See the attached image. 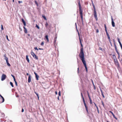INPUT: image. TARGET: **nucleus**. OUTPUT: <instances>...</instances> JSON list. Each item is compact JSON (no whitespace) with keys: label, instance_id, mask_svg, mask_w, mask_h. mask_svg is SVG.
<instances>
[{"label":"nucleus","instance_id":"f257e3e1","mask_svg":"<svg viewBox=\"0 0 122 122\" xmlns=\"http://www.w3.org/2000/svg\"><path fill=\"white\" fill-rule=\"evenodd\" d=\"M79 56L85 67L86 71L87 72V68L86 66V62L85 60L84 55L83 51V49L82 48H81V51L79 54Z\"/></svg>","mask_w":122,"mask_h":122},{"label":"nucleus","instance_id":"f03ea898","mask_svg":"<svg viewBox=\"0 0 122 122\" xmlns=\"http://www.w3.org/2000/svg\"><path fill=\"white\" fill-rule=\"evenodd\" d=\"M79 56L85 67L86 71L87 72V68L86 66V62L85 60L84 55L83 51V49L82 48H81V51L79 54Z\"/></svg>","mask_w":122,"mask_h":122},{"label":"nucleus","instance_id":"7ed1b4c3","mask_svg":"<svg viewBox=\"0 0 122 122\" xmlns=\"http://www.w3.org/2000/svg\"><path fill=\"white\" fill-rule=\"evenodd\" d=\"M92 5L94 9V16L96 20H98V18L97 17V15L96 12V9L95 6L93 2V1L92 0Z\"/></svg>","mask_w":122,"mask_h":122},{"label":"nucleus","instance_id":"20e7f679","mask_svg":"<svg viewBox=\"0 0 122 122\" xmlns=\"http://www.w3.org/2000/svg\"><path fill=\"white\" fill-rule=\"evenodd\" d=\"M78 5L79 8V10L80 12V15L81 17L82 16V11L81 9V6L80 1H79Z\"/></svg>","mask_w":122,"mask_h":122},{"label":"nucleus","instance_id":"39448f33","mask_svg":"<svg viewBox=\"0 0 122 122\" xmlns=\"http://www.w3.org/2000/svg\"><path fill=\"white\" fill-rule=\"evenodd\" d=\"M31 52V54L32 55L33 57L36 60H37L38 59V57L32 51Z\"/></svg>","mask_w":122,"mask_h":122},{"label":"nucleus","instance_id":"423d86ee","mask_svg":"<svg viewBox=\"0 0 122 122\" xmlns=\"http://www.w3.org/2000/svg\"><path fill=\"white\" fill-rule=\"evenodd\" d=\"M6 75L4 74H3L2 75L1 77V80L2 81H3L6 78Z\"/></svg>","mask_w":122,"mask_h":122},{"label":"nucleus","instance_id":"0eeeda50","mask_svg":"<svg viewBox=\"0 0 122 122\" xmlns=\"http://www.w3.org/2000/svg\"><path fill=\"white\" fill-rule=\"evenodd\" d=\"M111 18L112 20V26L113 27H114L115 26V24L113 21V17L112 16H111Z\"/></svg>","mask_w":122,"mask_h":122},{"label":"nucleus","instance_id":"6e6552de","mask_svg":"<svg viewBox=\"0 0 122 122\" xmlns=\"http://www.w3.org/2000/svg\"><path fill=\"white\" fill-rule=\"evenodd\" d=\"M31 76L30 75H29V76L28 82L29 83H30L31 81Z\"/></svg>","mask_w":122,"mask_h":122},{"label":"nucleus","instance_id":"1a4fd4ad","mask_svg":"<svg viewBox=\"0 0 122 122\" xmlns=\"http://www.w3.org/2000/svg\"><path fill=\"white\" fill-rule=\"evenodd\" d=\"M114 63L115 64L117 65L118 64V62L116 58L114 59Z\"/></svg>","mask_w":122,"mask_h":122},{"label":"nucleus","instance_id":"9d476101","mask_svg":"<svg viewBox=\"0 0 122 122\" xmlns=\"http://www.w3.org/2000/svg\"><path fill=\"white\" fill-rule=\"evenodd\" d=\"M23 28L24 29V32L25 33H27V30L26 29V28L24 26L23 27Z\"/></svg>","mask_w":122,"mask_h":122},{"label":"nucleus","instance_id":"9b49d317","mask_svg":"<svg viewBox=\"0 0 122 122\" xmlns=\"http://www.w3.org/2000/svg\"><path fill=\"white\" fill-rule=\"evenodd\" d=\"M26 59L28 63L30 62V60L28 58V56L27 55L26 56Z\"/></svg>","mask_w":122,"mask_h":122},{"label":"nucleus","instance_id":"f8f14e48","mask_svg":"<svg viewBox=\"0 0 122 122\" xmlns=\"http://www.w3.org/2000/svg\"><path fill=\"white\" fill-rule=\"evenodd\" d=\"M79 40H80V44H81V47H82L81 48V49H80V51H81V48H82L83 49V45L82 44V43L81 42V39H80V37H79ZM80 52H81V51Z\"/></svg>","mask_w":122,"mask_h":122},{"label":"nucleus","instance_id":"ddd939ff","mask_svg":"<svg viewBox=\"0 0 122 122\" xmlns=\"http://www.w3.org/2000/svg\"><path fill=\"white\" fill-rule=\"evenodd\" d=\"M100 91H101V94L102 95L103 97L104 98H105V96L103 94L102 91V89L100 88Z\"/></svg>","mask_w":122,"mask_h":122},{"label":"nucleus","instance_id":"4468645a","mask_svg":"<svg viewBox=\"0 0 122 122\" xmlns=\"http://www.w3.org/2000/svg\"><path fill=\"white\" fill-rule=\"evenodd\" d=\"M0 97H1L2 98V101L1 102H0V103H3V102L4 101V97L1 95H0Z\"/></svg>","mask_w":122,"mask_h":122},{"label":"nucleus","instance_id":"2eb2a0df","mask_svg":"<svg viewBox=\"0 0 122 122\" xmlns=\"http://www.w3.org/2000/svg\"><path fill=\"white\" fill-rule=\"evenodd\" d=\"M45 37L47 41L48 42L49 41V40L48 38V35H46L45 36Z\"/></svg>","mask_w":122,"mask_h":122},{"label":"nucleus","instance_id":"dca6fc26","mask_svg":"<svg viewBox=\"0 0 122 122\" xmlns=\"http://www.w3.org/2000/svg\"><path fill=\"white\" fill-rule=\"evenodd\" d=\"M83 101V103H84V106H85V108H87V106L86 105V103L85 102V100Z\"/></svg>","mask_w":122,"mask_h":122},{"label":"nucleus","instance_id":"f3484780","mask_svg":"<svg viewBox=\"0 0 122 122\" xmlns=\"http://www.w3.org/2000/svg\"><path fill=\"white\" fill-rule=\"evenodd\" d=\"M39 77V76L38 75H37L36 76V80H38L39 79L38 78Z\"/></svg>","mask_w":122,"mask_h":122},{"label":"nucleus","instance_id":"a211bd4d","mask_svg":"<svg viewBox=\"0 0 122 122\" xmlns=\"http://www.w3.org/2000/svg\"><path fill=\"white\" fill-rule=\"evenodd\" d=\"M92 84H93V86L94 87V90H95L96 89L95 86V85H94V83L93 81L92 80Z\"/></svg>","mask_w":122,"mask_h":122},{"label":"nucleus","instance_id":"6ab92c4d","mask_svg":"<svg viewBox=\"0 0 122 122\" xmlns=\"http://www.w3.org/2000/svg\"><path fill=\"white\" fill-rule=\"evenodd\" d=\"M81 97H82V99H83V101L85 100L84 98L83 97V95L82 94V92L81 93Z\"/></svg>","mask_w":122,"mask_h":122},{"label":"nucleus","instance_id":"aec40b11","mask_svg":"<svg viewBox=\"0 0 122 122\" xmlns=\"http://www.w3.org/2000/svg\"><path fill=\"white\" fill-rule=\"evenodd\" d=\"M6 63L7 64V65L8 66H10V65L8 61H6Z\"/></svg>","mask_w":122,"mask_h":122},{"label":"nucleus","instance_id":"412c9836","mask_svg":"<svg viewBox=\"0 0 122 122\" xmlns=\"http://www.w3.org/2000/svg\"><path fill=\"white\" fill-rule=\"evenodd\" d=\"M109 112L112 114L113 117L115 116L113 113L111 111H110Z\"/></svg>","mask_w":122,"mask_h":122},{"label":"nucleus","instance_id":"4be33fe9","mask_svg":"<svg viewBox=\"0 0 122 122\" xmlns=\"http://www.w3.org/2000/svg\"><path fill=\"white\" fill-rule=\"evenodd\" d=\"M10 84L12 87H14V85H13V83L12 82H10Z\"/></svg>","mask_w":122,"mask_h":122},{"label":"nucleus","instance_id":"5701e85b","mask_svg":"<svg viewBox=\"0 0 122 122\" xmlns=\"http://www.w3.org/2000/svg\"><path fill=\"white\" fill-rule=\"evenodd\" d=\"M34 92L36 94V95L38 97V99H39V96H38V94L37 93H36V92H35V91Z\"/></svg>","mask_w":122,"mask_h":122},{"label":"nucleus","instance_id":"b1692460","mask_svg":"<svg viewBox=\"0 0 122 122\" xmlns=\"http://www.w3.org/2000/svg\"><path fill=\"white\" fill-rule=\"evenodd\" d=\"M42 17L45 20H46V18L45 16L42 15Z\"/></svg>","mask_w":122,"mask_h":122},{"label":"nucleus","instance_id":"393cba45","mask_svg":"<svg viewBox=\"0 0 122 122\" xmlns=\"http://www.w3.org/2000/svg\"><path fill=\"white\" fill-rule=\"evenodd\" d=\"M4 59L6 60V61H8V58L7 57L5 58Z\"/></svg>","mask_w":122,"mask_h":122},{"label":"nucleus","instance_id":"a878e982","mask_svg":"<svg viewBox=\"0 0 122 122\" xmlns=\"http://www.w3.org/2000/svg\"><path fill=\"white\" fill-rule=\"evenodd\" d=\"M21 20H22V21L23 23L25 22V21L23 19H21Z\"/></svg>","mask_w":122,"mask_h":122},{"label":"nucleus","instance_id":"bb28decb","mask_svg":"<svg viewBox=\"0 0 122 122\" xmlns=\"http://www.w3.org/2000/svg\"><path fill=\"white\" fill-rule=\"evenodd\" d=\"M35 4L37 5V6H38V4L37 3V1H36L35 0Z\"/></svg>","mask_w":122,"mask_h":122},{"label":"nucleus","instance_id":"cd10ccee","mask_svg":"<svg viewBox=\"0 0 122 122\" xmlns=\"http://www.w3.org/2000/svg\"><path fill=\"white\" fill-rule=\"evenodd\" d=\"M36 27L38 29H40L39 27L37 25H36Z\"/></svg>","mask_w":122,"mask_h":122},{"label":"nucleus","instance_id":"c85d7f7f","mask_svg":"<svg viewBox=\"0 0 122 122\" xmlns=\"http://www.w3.org/2000/svg\"><path fill=\"white\" fill-rule=\"evenodd\" d=\"M86 111L87 113L88 114L89 113V112H88V108H86Z\"/></svg>","mask_w":122,"mask_h":122},{"label":"nucleus","instance_id":"c756f323","mask_svg":"<svg viewBox=\"0 0 122 122\" xmlns=\"http://www.w3.org/2000/svg\"><path fill=\"white\" fill-rule=\"evenodd\" d=\"M81 21L82 22V23H83V17L82 16H81Z\"/></svg>","mask_w":122,"mask_h":122},{"label":"nucleus","instance_id":"7c9ffc66","mask_svg":"<svg viewBox=\"0 0 122 122\" xmlns=\"http://www.w3.org/2000/svg\"><path fill=\"white\" fill-rule=\"evenodd\" d=\"M119 44L120 45V47L121 48H122V45L121 43V42H120L119 43Z\"/></svg>","mask_w":122,"mask_h":122},{"label":"nucleus","instance_id":"2f4dec72","mask_svg":"<svg viewBox=\"0 0 122 122\" xmlns=\"http://www.w3.org/2000/svg\"><path fill=\"white\" fill-rule=\"evenodd\" d=\"M48 24L47 22H46V24H45V25L46 27H47V26L48 25Z\"/></svg>","mask_w":122,"mask_h":122},{"label":"nucleus","instance_id":"473e14b6","mask_svg":"<svg viewBox=\"0 0 122 122\" xmlns=\"http://www.w3.org/2000/svg\"><path fill=\"white\" fill-rule=\"evenodd\" d=\"M58 95H59V96H60L61 95V91H59V92H58Z\"/></svg>","mask_w":122,"mask_h":122},{"label":"nucleus","instance_id":"72a5a7b5","mask_svg":"<svg viewBox=\"0 0 122 122\" xmlns=\"http://www.w3.org/2000/svg\"><path fill=\"white\" fill-rule=\"evenodd\" d=\"M79 68L78 67L77 68V72L78 73H79Z\"/></svg>","mask_w":122,"mask_h":122},{"label":"nucleus","instance_id":"f704fd0d","mask_svg":"<svg viewBox=\"0 0 122 122\" xmlns=\"http://www.w3.org/2000/svg\"><path fill=\"white\" fill-rule=\"evenodd\" d=\"M117 54H118V56L119 57L120 56V54H119V52L118 51H117Z\"/></svg>","mask_w":122,"mask_h":122},{"label":"nucleus","instance_id":"c9c22d12","mask_svg":"<svg viewBox=\"0 0 122 122\" xmlns=\"http://www.w3.org/2000/svg\"><path fill=\"white\" fill-rule=\"evenodd\" d=\"M7 39L9 41V40L8 39V36L7 35L6 36Z\"/></svg>","mask_w":122,"mask_h":122},{"label":"nucleus","instance_id":"e433bc0d","mask_svg":"<svg viewBox=\"0 0 122 122\" xmlns=\"http://www.w3.org/2000/svg\"><path fill=\"white\" fill-rule=\"evenodd\" d=\"M44 42H43L42 41L41 42V45L42 46L44 45Z\"/></svg>","mask_w":122,"mask_h":122},{"label":"nucleus","instance_id":"4c0bfd02","mask_svg":"<svg viewBox=\"0 0 122 122\" xmlns=\"http://www.w3.org/2000/svg\"><path fill=\"white\" fill-rule=\"evenodd\" d=\"M113 58L114 59L115 58H116V57L115 56V55H113Z\"/></svg>","mask_w":122,"mask_h":122},{"label":"nucleus","instance_id":"58836bf2","mask_svg":"<svg viewBox=\"0 0 122 122\" xmlns=\"http://www.w3.org/2000/svg\"><path fill=\"white\" fill-rule=\"evenodd\" d=\"M75 25L76 26V30H77V25L76 23H75Z\"/></svg>","mask_w":122,"mask_h":122},{"label":"nucleus","instance_id":"ea45409f","mask_svg":"<svg viewBox=\"0 0 122 122\" xmlns=\"http://www.w3.org/2000/svg\"><path fill=\"white\" fill-rule=\"evenodd\" d=\"M3 29H3V25H1V29L2 30H3Z\"/></svg>","mask_w":122,"mask_h":122},{"label":"nucleus","instance_id":"a19ab883","mask_svg":"<svg viewBox=\"0 0 122 122\" xmlns=\"http://www.w3.org/2000/svg\"><path fill=\"white\" fill-rule=\"evenodd\" d=\"M34 49L35 50H36L37 51L38 50V49H37V47H35L34 48Z\"/></svg>","mask_w":122,"mask_h":122},{"label":"nucleus","instance_id":"79ce46f5","mask_svg":"<svg viewBox=\"0 0 122 122\" xmlns=\"http://www.w3.org/2000/svg\"><path fill=\"white\" fill-rule=\"evenodd\" d=\"M18 2L19 3H22V1H18Z\"/></svg>","mask_w":122,"mask_h":122},{"label":"nucleus","instance_id":"37998d69","mask_svg":"<svg viewBox=\"0 0 122 122\" xmlns=\"http://www.w3.org/2000/svg\"><path fill=\"white\" fill-rule=\"evenodd\" d=\"M117 40H118V41L119 43L121 42L120 41L119 39L118 38H117Z\"/></svg>","mask_w":122,"mask_h":122},{"label":"nucleus","instance_id":"c03bdc74","mask_svg":"<svg viewBox=\"0 0 122 122\" xmlns=\"http://www.w3.org/2000/svg\"><path fill=\"white\" fill-rule=\"evenodd\" d=\"M90 101V103L91 104H92V100L91 99H89Z\"/></svg>","mask_w":122,"mask_h":122},{"label":"nucleus","instance_id":"a18cd8bd","mask_svg":"<svg viewBox=\"0 0 122 122\" xmlns=\"http://www.w3.org/2000/svg\"><path fill=\"white\" fill-rule=\"evenodd\" d=\"M96 32L97 33L99 32V30L98 29H97L96 30Z\"/></svg>","mask_w":122,"mask_h":122},{"label":"nucleus","instance_id":"49530a36","mask_svg":"<svg viewBox=\"0 0 122 122\" xmlns=\"http://www.w3.org/2000/svg\"><path fill=\"white\" fill-rule=\"evenodd\" d=\"M94 104H95V106L96 107H97V109H98V107H97V106L96 104L95 103H94Z\"/></svg>","mask_w":122,"mask_h":122},{"label":"nucleus","instance_id":"de8ad7c7","mask_svg":"<svg viewBox=\"0 0 122 122\" xmlns=\"http://www.w3.org/2000/svg\"><path fill=\"white\" fill-rule=\"evenodd\" d=\"M57 37L56 36V37H55V38L54 40H56V39H57Z\"/></svg>","mask_w":122,"mask_h":122},{"label":"nucleus","instance_id":"09e8293b","mask_svg":"<svg viewBox=\"0 0 122 122\" xmlns=\"http://www.w3.org/2000/svg\"><path fill=\"white\" fill-rule=\"evenodd\" d=\"M107 37H108V39L109 40V41H110V38L109 36H107Z\"/></svg>","mask_w":122,"mask_h":122},{"label":"nucleus","instance_id":"8fccbe9b","mask_svg":"<svg viewBox=\"0 0 122 122\" xmlns=\"http://www.w3.org/2000/svg\"><path fill=\"white\" fill-rule=\"evenodd\" d=\"M77 32H78V34L79 36V37L80 38V37L79 33V31H78V30L77 29Z\"/></svg>","mask_w":122,"mask_h":122},{"label":"nucleus","instance_id":"3c124183","mask_svg":"<svg viewBox=\"0 0 122 122\" xmlns=\"http://www.w3.org/2000/svg\"><path fill=\"white\" fill-rule=\"evenodd\" d=\"M11 76L13 77V78H15V76L11 74Z\"/></svg>","mask_w":122,"mask_h":122},{"label":"nucleus","instance_id":"603ef678","mask_svg":"<svg viewBox=\"0 0 122 122\" xmlns=\"http://www.w3.org/2000/svg\"><path fill=\"white\" fill-rule=\"evenodd\" d=\"M106 34L107 36H109V35L108 33H106Z\"/></svg>","mask_w":122,"mask_h":122},{"label":"nucleus","instance_id":"864d4df0","mask_svg":"<svg viewBox=\"0 0 122 122\" xmlns=\"http://www.w3.org/2000/svg\"><path fill=\"white\" fill-rule=\"evenodd\" d=\"M15 82V85L16 86H17V82L16 81V82Z\"/></svg>","mask_w":122,"mask_h":122},{"label":"nucleus","instance_id":"5fc2aeb1","mask_svg":"<svg viewBox=\"0 0 122 122\" xmlns=\"http://www.w3.org/2000/svg\"><path fill=\"white\" fill-rule=\"evenodd\" d=\"M102 105H103V106H104V104L103 103V101H102Z\"/></svg>","mask_w":122,"mask_h":122},{"label":"nucleus","instance_id":"6e6d98bb","mask_svg":"<svg viewBox=\"0 0 122 122\" xmlns=\"http://www.w3.org/2000/svg\"><path fill=\"white\" fill-rule=\"evenodd\" d=\"M24 26H25L26 25V23L25 22L23 23Z\"/></svg>","mask_w":122,"mask_h":122},{"label":"nucleus","instance_id":"4d7b16f0","mask_svg":"<svg viewBox=\"0 0 122 122\" xmlns=\"http://www.w3.org/2000/svg\"><path fill=\"white\" fill-rule=\"evenodd\" d=\"M4 58H5V57H7L6 56V55L5 54L4 55Z\"/></svg>","mask_w":122,"mask_h":122},{"label":"nucleus","instance_id":"13d9d810","mask_svg":"<svg viewBox=\"0 0 122 122\" xmlns=\"http://www.w3.org/2000/svg\"><path fill=\"white\" fill-rule=\"evenodd\" d=\"M105 31L106 33H108L107 30V29H105Z\"/></svg>","mask_w":122,"mask_h":122},{"label":"nucleus","instance_id":"bf43d9fd","mask_svg":"<svg viewBox=\"0 0 122 122\" xmlns=\"http://www.w3.org/2000/svg\"><path fill=\"white\" fill-rule=\"evenodd\" d=\"M104 27H105V29H106H106H107V27L106 26V25L105 24H104Z\"/></svg>","mask_w":122,"mask_h":122},{"label":"nucleus","instance_id":"052dcab7","mask_svg":"<svg viewBox=\"0 0 122 122\" xmlns=\"http://www.w3.org/2000/svg\"><path fill=\"white\" fill-rule=\"evenodd\" d=\"M24 111V109H23V108H22V110H21V112H23Z\"/></svg>","mask_w":122,"mask_h":122},{"label":"nucleus","instance_id":"680f3d73","mask_svg":"<svg viewBox=\"0 0 122 122\" xmlns=\"http://www.w3.org/2000/svg\"><path fill=\"white\" fill-rule=\"evenodd\" d=\"M34 74H35V76H36V75H38L35 72H34Z\"/></svg>","mask_w":122,"mask_h":122},{"label":"nucleus","instance_id":"e2e57ef3","mask_svg":"<svg viewBox=\"0 0 122 122\" xmlns=\"http://www.w3.org/2000/svg\"><path fill=\"white\" fill-rule=\"evenodd\" d=\"M34 74H35V76H36V75H38L35 72H34Z\"/></svg>","mask_w":122,"mask_h":122},{"label":"nucleus","instance_id":"0e129e2a","mask_svg":"<svg viewBox=\"0 0 122 122\" xmlns=\"http://www.w3.org/2000/svg\"><path fill=\"white\" fill-rule=\"evenodd\" d=\"M114 118H115L117 120V118L115 116L114 117Z\"/></svg>","mask_w":122,"mask_h":122},{"label":"nucleus","instance_id":"69168bd1","mask_svg":"<svg viewBox=\"0 0 122 122\" xmlns=\"http://www.w3.org/2000/svg\"><path fill=\"white\" fill-rule=\"evenodd\" d=\"M99 49L100 50H102V48L101 47H100L99 48Z\"/></svg>","mask_w":122,"mask_h":122},{"label":"nucleus","instance_id":"338daca9","mask_svg":"<svg viewBox=\"0 0 122 122\" xmlns=\"http://www.w3.org/2000/svg\"><path fill=\"white\" fill-rule=\"evenodd\" d=\"M88 97L89 98V99H91V97H90V95H88Z\"/></svg>","mask_w":122,"mask_h":122},{"label":"nucleus","instance_id":"774afa93","mask_svg":"<svg viewBox=\"0 0 122 122\" xmlns=\"http://www.w3.org/2000/svg\"><path fill=\"white\" fill-rule=\"evenodd\" d=\"M13 79H14V81H15V82H16V81H15V78H14Z\"/></svg>","mask_w":122,"mask_h":122}]
</instances>
